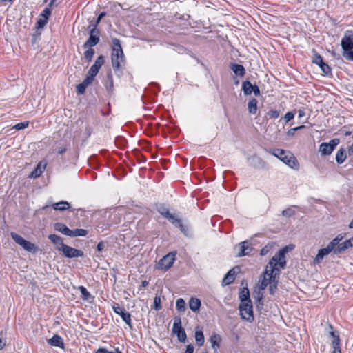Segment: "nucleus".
<instances>
[{"instance_id": "obj_53", "label": "nucleus", "mask_w": 353, "mask_h": 353, "mask_svg": "<svg viewBox=\"0 0 353 353\" xmlns=\"http://www.w3.org/2000/svg\"><path fill=\"white\" fill-rule=\"evenodd\" d=\"M271 247L269 246V245H265V247H263L261 251H260V254L261 256H265L269 252H270V250Z\"/></svg>"}, {"instance_id": "obj_49", "label": "nucleus", "mask_w": 353, "mask_h": 353, "mask_svg": "<svg viewBox=\"0 0 353 353\" xmlns=\"http://www.w3.org/2000/svg\"><path fill=\"white\" fill-rule=\"evenodd\" d=\"M294 214V210L291 208L286 209L282 212V214L288 217L292 216Z\"/></svg>"}, {"instance_id": "obj_11", "label": "nucleus", "mask_w": 353, "mask_h": 353, "mask_svg": "<svg viewBox=\"0 0 353 353\" xmlns=\"http://www.w3.org/2000/svg\"><path fill=\"white\" fill-rule=\"evenodd\" d=\"M61 252L67 258H77L83 256V252L81 250L73 248L67 245L63 247Z\"/></svg>"}, {"instance_id": "obj_20", "label": "nucleus", "mask_w": 353, "mask_h": 353, "mask_svg": "<svg viewBox=\"0 0 353 353\" xmlns=\"http://www.w3.org/2000/svg\"><path fill=\"white\" fill-rule=\"evenodd\" d=\"M230 68L236 75L241 77H243L245 74V70L242 65L232 63L231 64Z\"/></svg>"}, {"instance_id": "obj_21", "label": "nucleus", "mask_w": 353, "mask_h": 353, "mask_svg": "<svg viewBox=\"0 0 353 353\" xmlns=\"http://www.w3.org/2000/svg\"><path fill=\"white\" fill-rule=\"evenodd\" d=\"M235 279V272L233 269L228 271L223 279L222 283L224 285L231 284Z\"/></svg>"}, {"instance_id": "obj_56", "label": "nucleus", "mask_w": 353, "mask_h": 353, "mask_svg": "<svg viewBox=\"0 0 353 353\" xmlns=\"http://www.w3.org/2000/svg\"><path fill=\"white\" fill-rule=\"evenodd\" d=\"M47 23V19H40L38 21H37V25H38V27L41 28V27H43Z\"/></svg>"}, {"instance_id": "obj_14", "label": "nucleus", "mask_w": 353, "mask_h": 353, "mask_svg": "<svg viewBox=\"0 0 353 353\" xmlns=\"http://www.w3.org/2000/svg\"><path fill=\"white\" fill-rule=\"evenodd\" d=\"M332 252H334V248L328 243L326 248L320 249L319 250L318 254L314 259V263H319L325 256L328 255Z\"/></svg>"}, {"instance_id": "obj_16", "label": "nucleus", "mask_w": 353, "mask_h": 353, "mask_svg": "<svg viewBox=\"0 0 353 353\" xmlns=\"http://www.w3.org/2000/svg\"><path fill=\"white\" fill-rule=\"evenodd\" d=\"M48 239L54 243L55 248L59 251H62L63 247L66 245L63 243V239L57 234H50Z\"/></svg>"}, {"instance_id": "obj_51", "label": "nucleus", "mask_w": 353, "mask_h": 353, "mask_svg": "<svg viewBox=\"0 0 353 353\" xmlns=\"http://www.w3.org/2000/svg\"><path fill=\"white\" fill-rule=\"evenodd\" d=\"M28 125H29V123L28 121L19 123H17L14 126V128L17 130H22V129H25L26 128H27L28 126Z\"/></svg>"}, {"instance_id": "obj_45", "label": "nucleus", "mask_w": 353, "mask_h": 353, "mask_svg": "<svg viewBox=\"0 0 353 353\" xmlns=\"http://www.w3.org/2000/svg\"><path fill=\"white\" fill-rule=\"evenodd\" d=\"M94 77L93 76H91L90 74H89V73L88 74V76L86 77V78L83 81L82 83L84 84L86 87H88L89 85H90L92 81H94Z\"/></svg>"}, {"instance_id": "obj_6", "label": "nucleus", "mask_w": 353, "mask_h": 353, "mask_svg": "<svg viewBox=\"0 0 353 353\" xmlns=\"http://www.w3.org/2000/svg\"><path fill=\"white\" fill-rule=\"evenodd\" d=\"M172 332L177 335L179 341L182 343L185 341L187 336L185 330L181 326V319L180 317H175L174 319Z\"/></svg>"}, {"instance_id": "obj_61", "label": "nucleus", "mask_w": 353, "mask_h": 353, "mask_svg": "<svg viewBox=\"0 0 353 353\" xmlns=\"http://www.w3.org/2000/svg\"><path fill=\"white\" fill-rule=\"evenodd\" d=\"M347 152L350 155L353 154V143L347 148Z\"/></svg>"}, {"instance_id": "obj_27", "label": "nucleus", "mask_w": 353, "mask_h": 353, "mask_svg": "<svg viewBox=\"0 0 353 353\" xmlns=\"http://www.w3.org/2000/svg\"><path fill=\"white\" fill-rule=\"evenodd\" d=\"M258 101L256 99L252 98L248 103V109L250 114H255L257 112Z\"/></svg>"}, {"instance_id": "obj_33", "label": "nucleus", "mask_w": 353, "mask_h": 353, "mask_svg": "<svg viewBox=\"0 0 353 353\" xmlns=\"http://www.w3.org/2000/svg\"><path fill=\"white\" fill-rule=\"evenodd\" d=\"M45 167L46 165H44L43 168H41V163H39L37 168L31 172L30 176L34 178L39 176L45 169Z\"/></svg>"}, {"instance_id": "obj_63", "label": "nucleus", "mask_w": 353, "mask_h": 353, "mask_svg": "<svg viewBox=\"0 0 353 353\" xmlns=\"http://www.w3.org/2000/svg\"><path fill=\"white\" fill-rule=\"evenodd\" d=\"M65 151H66V148H59L58 149L57 152H58V153L59 154H61L64 153Z\"/></svg>"}, {"instance_id": "obj_13", "label": "nucleus", "mask_w": 353, "mask_h": 353, "mask_svg": "<svg viewBox=\"0 0 353 353\" xmlns=\"http://www.w3.org/2000/svg\"><path fill=\"white\" fill-rule=\"evenodd\" d=\"M104 63V57L101 55L95 61L94 63L90 68L88 73L91 76L95 77L99 72L100 68Z\"/></svg>"}, {"instance_id": "obj_54", "label": "nucleus", "mask_w": 353, "mask_h": 353, "mask_svg": "<svg viewBox=\"0 0 353 353\" xmlns=\"http://www.w3.org/2000/svg\"><path fill=\"white\" fill-rule=\"evenodd\" d=\"M50 14V10L48 8H45L42 12L41 16H43L44 19H47Z\"/></svg>"}, {"instance_id": "obj_15", "label": "nucleus", "mask_w": 353, "mask_h": 353, "mask_svg": "<svg viewBox=\"0 0 353 353\" xmlns=\"http://www.w3.org/2000/svg\"><path fill=\"white\" fill-rule=\"evenodd\" d=\"M112 57H124L123 52L121 46V42L119 39L114 38L112 39Z\"/></svg>"}, {"instance_id": "obj_37", "label": "nucleus", "mask_w": 353, "mask_h": 353, "mask_svg": "<svg viewBox=\"0 0 353 353\" xmlns=\"http://www.w3.org/2000/svg\"><path fill=\"white\" fill-rule=\"evenodd\" d=\"M79 290L81 294V298L84 301H88L91 297L90 292L83 286H79Z\"/></svg>"}, {"instance_id": "obj_35", "label": "nucleus", "mask_w": 353, "mask_h": 353, "mask_svg": "<svg viewBox=\"0 0 353 353\" xmlns=\"http://www.w3.org/2000/svg\"><path fill=\"white\" fill-rule=\"evenodd\" d=\"M107 79H108L105 83V88L109 92H110L113 89V78L111 72H108Z\"/></svg>"}, {"instance_id": "obj_34", "label": "nucleus", "mask_w": 353, "mask_h": 353, "mask_svg": "<svg viewBox=\"0 0 353 353\" xmlns=\"http://www.w3.org/2000/svg\"><path fill=\"white\" fill-rule=\"evenodd\" d=\"M186 303L185 301L182 298H179L176 300V308L179 312H185Z\"/></svg>"}, {"instance_id": "obj_39", "label": "nucleus", "mask_w": 353, "mask_h": 353, "mask_svg": "<svg viewBox=\"0 0 353 353\" xmlns=\"http://www.w3.org/2000/svg\"><path fill=\"white\" fill-rule=\"evenodd\" d=\"M344 237L345 234H339L332 241H330L329 244L334 249V248L343 239Z\"/></svg>"}, {"instance_id": "obj_38", "label": "nucleus", "mask_w": 353, "mask_h": 353, "mask_svg": "<svg viewBox=\"0 0 353 353\" xmlns=\"http://www.w3.org/2000/svg\"><path fill=\"white\" fill-rule=\"evenodd\" d=\"M195 340L199 345L201 346L204 343V336L202 331L195 332Z\"/></svg>"}, {"instance_id": "obj_32", "label": "nucleus", "mask_w": 353, "mask_h": 353, "mask_svg": "<svg viewBox=\"0 0 353 353\" xmlns=\"http://www.w3.org/2000/svg\"><path fill=\"white\" fill-rule=\"evenodd\" d=\"M239 299L241 303H246L247 301H251L250 300V294L248 288H244L239 294Z\"/></svg>"}, {"instance_id": "obj_29", "label": "nucleus", "mask_w": 353, "mask_h": 353, "mask_svg": "<svg viewBox=\"0 0 353 353\" xmlns=\"http://www.w3.org/2000/svg\"><path fill=\"white\" fill-rule=\"evenodd\" d=\"M254 85L249 81H245L242 83V90L245 95H250L252 93Z\"/></svg>"}, {"instance_id": "obj_36", "label": "nucleus", "mask_w": 353, "mask_h": 353, "mask_svg": "<svg viewBox=\"0 0 353 353\" xmlns=\"http://www.w3.org/2000/svg\"><path fill=\"white\" fill-rule=\"evenodd\" d=\"M332 353H341L340 348V339L332 340Z\"/></svg>"}, {"instance_id": "obj_8", "label": "nucleus", "mask_w": 353, "mask_h": 353, "mask_svg": "<svg viewBox=\"0 0 353 353\" xmlns=\"http://www.w3.org/2000/svg\"><path fill=\"white\" fill-rule=\"evenodd\" d=\"M114 312L119 314L122 320L126 323V324L131 328L132 327L131 322V315L129 312H125L124 308L119 306V304H114L112 306Z\"/></svg>"}, {"instance_id": "obj_40", "label": "nucleus", "mask_w": 353, "mask_h": 353, "mask_svg": "<svg viewBox=\"0 0 353 353\" xmlns=\"http://www.w3.org/2000/svg\"><path fill=\"white\" fill-rule=\"evenodd\" d=\"M157 211L164 218H166L170 214L168 208H167L165 206H164L163 205L158 207Z\"/></svg>"}, {"instance_id": "obj_26", "label": "nucleus", "mask_w": 353, "mask_h": 353, "mask_svg": "<svg viewBox=\"0 0 353 353\" xmlns=\"http://www.w3.org/2000/svg\"><path fill=\"white\" fill-rule=\"evenodd\" d=\"M111 59H112V64L113 69L114 70H119L121 68L122 63L124 62V57H112Z\"/></svg>"}, {"instance_id": "obj_7", "label": "nucleus", "mask_w": 353, "mask_h": 353, "mask_svg": "<svg viewBox=\"0 0 353 353\" xmlns=\"http://www.w3.org/2000/svg\"><path fill=\"white\" fill-rule=\"evenodd\" d=\"M96 27L97 25H93V27L90 30V37L83 46L84 48H92L99 42V32Z\"/></svg>"}, {"instance_id": "obj_9", "label": "nucleus", "mask_w": 353, "mask_h": 353, "mask_svg": "<svg viewBox=\"0 0 353 353\" xmlns=\"http://www.w3.org/2000/svg\"><path fill=\"white\" fill-rule=\"evenodd\" d=\"M236 249L238 250L237 256L241 257L249 255L252 251L253 248L249 241H245L239 243Z\"/></svg>"}, {"instance_id": "obj_30", "label": "nucleus", "mask_w": 353, "mask_h": 353, "mask_svg": "<svg viewBox=\"0 0 353 353\" xmlns=\"http://www.w3.org/2000/svg\"><path fill=\"white\" fill-rule=\"evenodd\" d=\"M54 210H65L68 209L70 207V204L67 201H60L56 203H54L52 205Z\"/></svg>"}, {"instance_id": "obj_41", "label": "nucleus", "mask_w": 353, "mask_h": 353, "mask_svg": "<svg viewBox=\"0 0 353 353\" xmlns=\"http://www.w3.org/2000/svg\"><path fill=\"white\" fill-rule=\"evenodd\" d=\"M94 54V50L92 48H88V49L84 52V57L88 61H90Z\"/></svg>"}, {"instance_id": "obj_57", "label": "nucleus", "mask_w": 353, "mask_h": 353, "mask_svg": "<svg viewBox=\"0 0 353 353\" xmlns=\"http://www.w3.org/2000/svg\"><path fill=\"white\" fill-rule=\"evenodd\" d=\"M194 352V346L191 344L187 345L185 353H193Z\"/></svg>"}, {"instance_id": "obj_47", "label": "nucleus", "mask_w": 353, "mask_h": 353, "mask_svg": "<svg viewBox=\"0 0 353 353\" xmlns=\"http://www.w3.org/2000/svg\"><path fill=\"white\" fill-rule=\"evenodd\" d=\"M86 88L87 87L81 83L77 85L76 91L79 94H82L85 92Z\"/></svg>"}, {"instance_id": "obj_25", "label": "nucleus", "mask_w": 353, "mask_h": 353, "mask_svg": "<svg viewBox=\"0 0 353 353\" xmlns=\"http://www.w3.org/2000/svg\"><path fill=\"white\" fill-rule=\"evenodd\" d=\"M347 158L346 151L344 148H340L336 154V161L338 164L343 163Z\"/></svg>"}, {"instance_id": "obj_60", "label": "nucleus", "mask_w": 353, "mask_h": 353, "mask_svg": "<svg viewBox=\"0 0 353 353\" xmlns=\"http://www.w3.org/2000/svg\"><path fill=\"white\" fill-rule=\"evenodd\" d=\"M330 336L332 338V340H334L336 338L339 339V336L338 334H336L335 332L334 331L330 332Z\"/></svg>"}, {"instance_id": "obj_42", "label": "nucleus", "mask_w": 353, "mask_h": 353, "mask_svg": "<svg viewBox=\"0 0 353 353\" xmlns=\"http://www.w3.org/2000/svg\"><path fill=\"white\" fill-rule=\"evenodd\" d=\"M305 128V126L303 125H300L298 127L291 128L290 130H289L287 132V134L290 137H293L294 135L295 132H297L298 130L303 129Z\"/></svg>"}, {"instance_id": "obj_5", "label": "nucleus", "mask_w": 353, "mask_h": 353, "mask_svg": "<svg viewBox=\"0 0 353 353\" xmlns=\"http://www.w3.org/2000/svg\"><path fill=\"white\" fill-rule=\"evenodd\" d=\"M176 253L170 252L167 255L164 256L158 263L157 269L162 270L164 271L168 270L170 268L174 261H175Z\"/></svg>"}, {"instance_id": "obj_28", "label": "nucleus", "mask_w": 353, "mask_h": 353, "mask_svg": "<svg viewBox=\"0 0 353 353\" xmlns=\"http://www.w3.org/2000/svg\"><path fill=\"white\" fill-rule=\"evenodd\" d=\"M221 341V337L220 335L213 334L210 337V342L212 343V347L216 351L219 347L220 343Z\"/></svg>"}, {"instance_id": "obj_23", "label": "nucleus", "mask_w": 353, "mask_h": 353, "mask_svg": "<svg viewBox=\"0 0 353 353\" xmlns=\"http://www.w3.org/2000/svg\"><path fill=\"white\" fill-rule=\"evenodd\" d=\"M54 229L65 235L69 236L70 229L62 223H56L54 224Z\"/></svg>"}, {"instance_id": "obj_1", "label": "nucleus", "mask_w": 353, "mask_h": 353, "mask_svg": "<svg viewBox=\"0 0 353 353\" xmlns=\"http://www.w3.org/2000/svg\"><path fill=\"white\" fill-rule=\"evenodd\" d=\"M288 251L285 247L279 251L269 261L265 267L262 279L259 283V290H263L269 285V292L273 295L276 291L278 278L281 269L285 265V254Z\"/></svg>"}, {"instance_id": "obj_44", "label": "nucleus", "mask_w": 353, "mask_h": 353, "mask_svg": "<svg viewBox=\"0 0 353 353\" xmlns=\"http://www.w3.org/2000/svg\"><path fill=\"white\" fill-rule=\"evenodd\" d=\"M294 117V113L293 112H288L285 114L283 119L284 120L285 123H287L289 121H290L292 119H293Z\"/></svg>"}, {"instance_id": "obj_12", "label": "nucleus", "mask_w": 353, "mask_h": 353, "mask_svg": "<svg viewBox=\"0 0 353 353\" xmlns=\"http://www.w3.org/2000/svg\"><path fill=\"white\" fill-rule=\"evenodd\" d=\"M312 62L318 65L321 68L322 72L325 74H328L331 72L330 67L323 62L322 57L317 53L314 54Z\"/></svg>"}, {"instance_id": "obj_4", "label": "nucleus", "mask_w": 353, "mask_h": 353, "mask_svg": "<svg viewBox=\"0 0 353 353\" xmlns=\"http://www.w3.org/2000/svg\"><path fill=\"white\" fill-rule=\"evenodd\" d=\"M240 315L248 322L254 321L253 308L251 301L241 303L239 305Z\"/></svg>"}, {"instance_id": "obj_46", "label": "nucleus", "mask_w": 353, "mask_h": 353, "mask_svg": "<svg viewBox=\"0 0 353 353\" xmlns=\"http://www.w3.org/2000/svg\"><path fill=\"white\" fill-rule=\"evenodd\" d=\"M343 56L347 60L353 61V50L343 52Z\"/></svg>"}, {"instance_id": "obj_58", "label": "nucleus", "mask_w": 353, "mask_h": 353, "mask_svg": "<svg viewBox=\"0 0 353 353\" xmlns=\"http://www.w3.org/2000/svg\"><path fill=\"white\" fill-rule=\"evenodd\" d=\"M104 248H105V244H104V243H103V242H100V243H98V245H97V251H99V252H101V251L104 249Z\"/></svg>"}, {"instance_id": "obj_19", "label": "nucleus", "mask_w": 353, "mask_h": 353, "mask_svg": "<svg viewBox=\"0 0 353 353\" xmlns=\"http://www.w3.org/2000/svg\"><path fill=\"white\" fill-rule=\"evenodd\" d=\"M351 248L350 241L346 240L342 243H339L334 249V254H339L347 249Z\"/></svg>"}, {"instance_id": "obj_59", "label": "nucleus", "mask_w": 353, "mask_h": 353, "mask_svg": "<svg viewBox=\"0 0 353 353\" xmlns=\"http://www.w3.org/2000/svg\"><path fill=\"white\" fill-rule=\"evenodd\" d=\"M105 15V12H101V13L99 15V17H98V18H97V21H96L95 24H94V25H97H97L99 23V22H100V21L101 20V19H102Z\"/></svg>"}, {"instance_id": "obj_43", "label": "nucleus", "mask_w": 353, "mask_h": 353, "mask_svg": "<svg viewBox=\"0 0 353 353\" xmlns=\"http://www.w3.org/2000/svg\"><path fill=\"white\" fill-rule=\"evenodd\" d=\"M95 353H121L118 349H114L113 351H109L106 348L100 347L99 348Z\"/></svg>"}, {"instance_id": "obj_2", "label": "nucleus", "mask_w": 353, "mask_h": 353, "mask_svg": "<svg viewBox=\"0 0 353 353\" xmlns=\"http://www.w3.org/2000/svg\"><path fill=\"white\" fill-rule=\"evenodd\" d=\"M269 152L274 157L279 159L282 162L288 165L290 168L298 170L299 163L292 153L282 149L274 148L270 150Z\"/></svg>"}, {"instance_id": "obj_50", "label": "nucleus", "mask_w": 353, "mask_h": 353, "mask_svg": "<svg viewBox=\"0 0 353 353\" xmlns=\"http://www.w3.org/2000/svg\"><path fill=\"white\" fill-rule=\"evenodd\" d=\"M268 115L270 117V118H273V119H276L279 117L280 115V112L278 111V110H270L268 112Z\"/></svg>"}, {"instance_id": "obj_22", "label": "nucleus", "mask_w": 353, "mask_h": 353, "mask_svg": "<svg viewBox=\"0 0 353 353\" xmlns=\"http://www.w3.org/2000/svg\"><path fill=\"white\" fill-rule=\"evenodd\" d=\"M201 307V301L195 297L190 298L189 301V307L190 309L196 312L199 310Z\"/></svg>"}, {"instance_id": "obj_18", "label": "nucleus", "mask_w": 353, "mask_h": 353, "mask_svg": "<svg viewBox=\"0 0 353 353\" xmlns=\"http://www.w3.org/2000/svg\"><path fill=\"white\" fill-rule=\"evenodd\" d=\"M48 343L52 346L59 347L63 349L64 348L63 339L57 334H54L48 341Z\"/></svg>"}, {"instance_id": "obj_64", "label": "nucleus", "mask_w": 353, "mask_h": 353, "mask_svg": "<svg viewBox=\"0 0 353 353\" xmlns=\"http://www.w3.org/2000/svg\"><path fill=\"white\" fill-rule=\"evenodd\" d=\"M5 345H6V343L3 342L2 339L0 338V350L3 348Z\"/></svg>"}, {"instance_id": "obj_55", "label": "nucleus", "mask_w": 353, "mask_h": 353, "mask_svg": "<svg viewBox=\"0 0 353 353\" xmlns=\"http://www.w3.org/2000/svg\"><path fill=\"white\" fill-rule=\"evenodd\" d=\"M252 93H254V94L257 97V96H259L260 95V90H259V88L256 85H254V88L252 89Z\"/></svg>"}, {"instance_id": "obj_24", "label": "nucleus", "mask_w": 353, "mask_h": 353, "mask_svg": "<svg viewBox=\"0 0 353 353\" xmlns=\"http://www.w3.org/2000/svg\"><path fill=\"white\" fill-rule=\"evenodd\" d=\"M334 151L332 146H330L327 143H322L319 146V152L322 155H330Z\"/></svg>"}, {"instance_id": "obj_17", "label": "nucleus", "mask_w": 353, "mask_h": 353, "mask_svg": "<svg viewBox=\"0 0 353 353\" xmlns=\"http://www.w3.org/2000/svg\"><path fill=\"white\" fill-rule=\"evenodd\" d=\"M165 219H167L174 226L179 228L183 232H185V229L181 223V219L175 214L170 213Z\"/></svg>"}, {"instance_id": "obj_62", "label": "nucleus", "mask_w": 353, "mask_h": 353, "mask_svg": "<svg viewBox=\"0 0 353 353\" xmlns=\"http://www.w3.org/2000/svg\"><path fill=\"white\" fill-rule=\"evenodd\" d=\"M305 115V111L303 110H299V117H303Z\"/></svg>"}, {"instance_id": "obj_48", "label": "nucleus", "mask_w": 353, "mask_h": 353, "mask_svg": "<svg viewBox=\"0 0 353 353\" xmlns=\"http://www.w3.org/2000/svg\"><path fill=\"white\" fill-rule=\"evenodd\" d=\"M161 308V299L159 296H155L154 299V309L159 310Z\"/></svg>"}, {"instance_id": "obj_52", "label": "nucleus", "mask_w": 353, "mask_h": 353, "mask_svg": "<svg viewBox=\"0 0 353 353\" xmlns=\"http://www.w3.org/2000/svg\"><path fill=\"white\" fill-rule=\"evenodd\" d=\"M340 141L339 139H333L330 141L329 143H327L328 145L330 146H332L333 149L334 150L335 148L339 144Z\"/></svg>"}, {"instance_id": "obj_10", "label": "nucleus", "mask_w": 353, "mask_h": 353, "mask_svg": "<svg viewBox=\"0 0 353 353\" xmlns=\"http://www.w3.org/2000/svg\"><path fill=\"white\" fill-rule=\"evenodd\" d=\"M341 47L344 52L353 48V32L347 30L341 40Z\"/></svg>"}, {"instance_id": "obj_31", "label": "nucleus", "mask_w": 353, "mask_h": 353, "mask_svg": "<svg viewBox=\"0 0 353 353\" xmlns=\"http://www.w3.org/2000/svg\"><path fill=\"white\" fill-rule=\"evenodd\" d=\"M88 234V231L85 229H75L70 230L69 236H85Z\"/></svg>"}, {"instance_id": "obj_3", "label": "nucleus", "mask_w": 353, "mask_h": 353, "mask_svg": "<svg viewBox=\"0 0 353 353\" xmlns=\"http://www.w3.org/2000/svg\"><path fill=\"white\" fill-rule=\"evenodd\" d=\"M11 237L12 239L19 245H21L25 250L32 252V253H36L38 251L37 246L28 241L25 240L23 237H21L20 235H19L17 233L12 232L11 233Z\"/></svg>"}]
</instances>
